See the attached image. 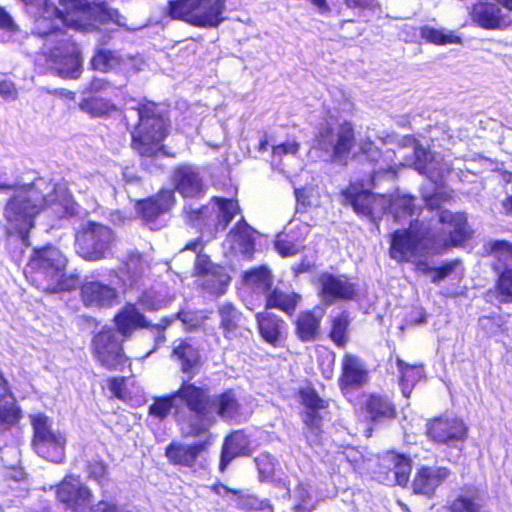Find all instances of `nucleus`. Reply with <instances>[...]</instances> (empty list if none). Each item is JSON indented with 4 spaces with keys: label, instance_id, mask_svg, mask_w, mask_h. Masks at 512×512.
<instances>
[{
    "label": "nucleus",
    "instance_id": "obj_1",
    "mask_svg": "<svg viewBox=\"0 0 512 512\" xmlns=\"http://www.w3.org/2000/svg\"><path fill=\"white\" fill-rule=\"evenodd\" d=\"M438 224L441 228L432 230L430 227H418L417 223H411L409 229L397 230L392 234L390 246L391 258L399 262L415 263L416 271L430 277L433 283L448 277L456 268L457 262L432 267L421 258L448 246L460 245L470 235L465 213L443 210L438 214Z\"/></svg>",
    "mask_w": 512,
    "mask_h": 512
},
{
    "label": "nucleus",
    "instance_id": "obj_2",
    "mask_svg": "<svg viewBox=\"0 0 512 512\" xmlns=\"http://www.w3.org/2000/svg\"><path fill=\"white\" fill-rule=\"evenodd\" d=\"M45 207L60 217L75 213L76 204L66 182L38 178L31 184L17 186L3 207L6 224L0 222V238L17 234L29 245L28 233L34 227L35 217Z\"/></svg>",
    "mask_w": 512,
    "mask_h": 512
},
{
    "label": "nucleus",
    "instance_id": "obj_3",
    "mask_svg": "<svg viewBox=\"0 0 512 512\" xmlns=\"http://www.w3.org/2000/svg\"><path fill=\"white\" fill-rule=\"evenodd\" d=\"M58 1L63 10L48 1L30 13L34 17V33L47 38L45 49L48 43L57 45L63 37H69L61 26L88 32L95 28V22L100 12H103L101 6L92 5L87 0Z\"/></svg>",
    "mask_w": 512,
    "mask_h": 512
},
{
    "label": "nucleus",
    "instance_id": "obj_4",
    "mask_svg": "<svg viewBox=\"0 0 512 512\" xmlns=\"http://www.w3.org/2000/svg\"><path fill=\"white\" fill-rule=\"evenodd\" d=\"M173 394L180 409L185 407L191 413L190 433L197 435L206 431L215 422L216 416L225 420L239 416V404L232 391L210 398L206 389L183 381Z\"/></svg>",
    "mask_w": 512,
    "mask_h": 512
},
{
    "label": "nucleus",
    "instance_id": "obj_5",
    "mask_svg": "<svg viewBox=\"0 0 512 512\" xmlns=\"http://www.w3.org/2000/svg\"><path fill=\"white\" fill-rule=\"evenodd\" d=\"M157 106L152 102L131 106L137 112L139 123L132 133V146L144 158L143 165L153 172L151 162L162 151L161 142L166 137L165 119L156 112Z\"/></svg>",
    "mask_w": 512,
    "mask_h": 512
},
{
    "label": "nucleus",
    "instance_id": "obj_6",
    "mask_svg": "<svg viewBox=\"0 0 512 512\" xmlns=\"http://www.w3.org/2000/svg\"><path fill=\"white\" fill-rule=\"evenodd\" d=\"M66 264V257L53 246L36 249L29 262L30 268L35 270L39 288L49 293L68 291L74 287V279L66 277Z\"/></svg>",
    "mask_w": 512,
    "mask_h": 512
},
{
    "label": "nucleus",
    "instance_id": "obj_7",
    "mask_svg": "<svg viewBox=\"0 0 512 512\" xmlns=\"http://www.w3.org/2000/svg\"><path fill=\"white\" fill-rule=\"evenodd\" d=\"M225 11L226 0H171L165 8L171 19L203 29L221 25Z\"/></svg>",
    "mask_w": 512,
    "mask_h": 512
},
{
    "label": "nucleus",
    "instance_id": "obj_8",
    "mask_svg": "<svg viewBox=\"0 0 512 512\" xmlns=\"http://www.w3.org/2000/svg\"><path fill=\"white\" fill-rule=\"evenodd\" d=\"M30 423L33 429L34 451L48 461L61 463L65 458V434L55 429L52 419L43 413L30 415Z\"/></svg>",
    "mask_w": 512,
    "mask_h": 512
},
{
    "label": "nucleus",
    "instance_id": "obj_9",
    "mask_svg": "<svg viewBox=\"0 0 512 512\" xmlns=\"http://www.w3.org/2000/svg\"><path fill=\"white\" fill-rule=\"evenodd\" d=\"M114 241V233L109 227L88 222L76 233L75 249L83 259L98 261L111 254Z\"/></svg>",
    "mask_w": 512,
    "mask_h": 512
},
{
    "label": "nucleus",
    "instance_id": "obj_10",
    "mask_svg": "<svg viewBox=\"0 0 512 512\" xmlns=\"http://www.w3.org/2000/svg\"><path fill=\"white\" fill-rule=\"evenodd\" d=\"M354 140L351 123H326L316 134L313 148L322 151L328 160L343 161L349 155Z\"/></svg>",
    "mask_w": 512,
    "mask_h": 512
},
{
    "label": "nucleus",
    "instance_id": "obj_11",
    "mask_svg": "<svg viewBox=\"0 0 512 512\" xmlns=\"http://www.w3.org/2000/svg\"><path fill=\"white\" fill-rule=\"evenodd\" d=\"M345 202L361 216L375 221L387 210L389 200L386 195H375L364 188L362 183L351 184L343 191Z\"/></svg>",
    "mask_w": 512,
    "mask_h": 512
},
{
    "label": "nucleus",
    "instance_id": "obj_12",
    "mask_svg": "<svg viewBox=\"0 0 512 512\" xmlns=\"http://www.w3.org/2000/svg\"><path fill=\"white\" fill-rule=\"evenodd\" d=\"M45 53L61 77L76 79L82 67L79 50L71 37H63L59 44L47 47Z\"/></svg>",
    "mask_w": 512,
    "mask_h": 512
},
{
    "label": "nucleus",
    "instance_id": "obj_13",
    "mask_svg": "<svg viewBox=\"0 0 512 512\" xmlns=\"http://www.w3.org/2000/svg\"><path fill=\"white\" fill-rule=\"evenodd\" d=\"M92 347L97 360L108 369H116L126 361L121 342L112 328H104L97 333Z\"/></svg>",
    "mask_w": 512,
    "mask_h": 512
},
{
    "label": "nucleus",
    "instance_id": "obj_14",
    "mask_svg": "<svg viewBox=\"0 0 512 512\" xmlns=\"http://www.w3.org/2000/svg\"><path fill=\"white\" fill-rule=\"evenodd\" d=\"M202 249V241L200 239H196L186 244L181 252L187 250L196 253L195 270L198 274L203 275L202 286L213 294H223L230 278L225 273H210L212 264L207 255L201 254Z\"/></svg>",
    "mask_w": 512,
    "mask_h": 512
},
{
    "label": "nucleus",
    "instance_id": "obj_15",
    "mask_svg": "<svg viewBox=\"0 0 512 512\" xmlns=\"http://www.w3.org/2000/svg\"><path fill=\"white\" fill-rule=\"evenodd\" d=\"M56 497L67 508L78 512L88 507L93 494L79 477L67 476L56 487Z\"/></svg>",
    "mask_w": 512,
    "mask_h": 512
},
{
    "label": "nucleus",
    "instance_id": "obj_16",
    "mask_svg": "<svg viewBox=\"0 0 512 512\" xmlns=\"http://www.w3.org/2000/svg\"><path fill=\"white\" fill-rule=\"evenodd\" d=\"M427 436L436 443L449 444L463 441L467 427L461 419L441 416L427 423Z\"/></svg>",
    "mask_w": 512,
    "mask_h": 512
},
{
    "label": "nucleus",
    "instance_id": "obj_17",
    "mask_svg": "<svg viewBox=\"0 0 512 512\" xmlns=\"http://www.w3.org/2000/svg\"><path fill=\"white\" fill-rule=\"evenodd\" d=\"M318 282L320 284L319 295L326 305L338 300H352L356 294L354 284L345 276L324 273L319 276Z\"/></svg>",
    "mask_w": 512,
    "mask_h": 512
},
{
    "label": "nucleus",
    "instance_id": "obj_18",
    "mask_svg": "<svg viewBox=\"0 0 512 512\" xmlns=\"http://www.w3.org/2000/svg\"><path fill=\"white\" fill-rule=\"evenodd\" d=\"M301 399L308 409L303 417L307 427L305 431L306 438L311 444L316 443L321 434V416L319 411L326 408V402L313 389L302 390Z\"/></svg>",
    "mask_w": 512,
    "mask_h": 512
},
{
    "label": "nucleus",
    "instance_id": "obj_19",
    "mask_svg": "<svg viewBox=\"0 0 512 512\" xmlns=\"http://www.w3.org/2000/svg\"><path fill=\"white\" fill-rule=\"evenodd\" d=\"M471 17L474 23L487 30L508 27L512 20L494 3L479 2L472 7Z\"/></svg>",
    "mask_w": 512,
    "mask_h": 512
},
{
    "label": "nucleus",
    "instance_id": "obj_20",
    "mask_svg": "<svg viewBox=\"0 0 512 512\" xmlns=\"http://www.w3.org/2000/svg\"><path fill=\"white\" fill-rule=\"evenodd\" d=\"M81 299L86 307H111L116 303V290L100 281H85L81 286Z\"/></svg>",
    "mask_w": 512,
    "mask_h": 512
},
{
    "label": "nucleus",
    "instance_id": "obj_21",
    "mask_svg": "<svg viewBox=\"0 0 512 512\" xmlns=\"http://www.w3.org/2000/svg\"><path fill=\"white\" fill-rule=\"evenodd\" d=\"M450 470L446 467L423 466L415 474L412 487L416 494L432 497L435 490L449 477Z\"/></svg>",
    "mask_w": 512,
    "mask_h": 512
},
{
    "label": "nucleus",
    "instance_id": "obj_22",
    "mask_svg": "<svg viewBox=\"0 0 512 512\" xmlns=\"http://www.w3.org/2000/svg\"><path fill=\"white\" fill-rule=\"evenodd\" d=\"M173 182L183 197H198L205 192L203 178L198 169L190 165L177 167L173 174Z\"/></svg>",
    "mask_w": 512,
    "mask_h": 512
},
{
    "label": "nucleus",
    "instance_id": "obj_23",
    "mask_svg": "<svg viewBox=\"0 0 512 512\" xmlns=\"http://www.w3.org/2000/svg\"><path fill=\"white\" fill-rule=\"evenodd\" d=\"M309 230L308 224L291 221L286 231L277 236L275 249L283 257L296 255L303 248L302 239L308 234Z\"/></svg>",
    "mask_w": 512,
    "mask_h": 512
},
{
    "label": "nucleus",
    "instance_id": "obj_24",
    "mask_svg": "<svg viewBox=\"0 0 512 512\" xmlns=\"http://www.w3.org/2000/svg\"><path fill=\"white\" fill-rule=\"evenodd\" d=\"M411 153H406L405 149H400L399 153L403 158V162H400L402 166L414 167L420 174L427 175L428 178L433 182L442 178L443 173L434 172V162L430 159L429 153L421 146H418L414 140H411Z\"/></svg>",
    "mask_w": 512,
    "mask_h": 512
},
{
    "label": "nucleus",
    "instance_id": "obj_25",
    "mask_svg": "<svg viewBox=\"0 0 512 512\" xmlns=\"http://www.w3.org/2000/svg\"><path fill=\"white\" fill-rule=\"evenodd\" d=\"M368 380V371L362 361L355 355L345 354L342 359V375L340 385L342 389L359 388Z\"/></svg>",
    "mask_w": 512,
    "mask_h": 512
},
{
    "label": "nucleus",
    "instance_id": "obj_26",
    "mask_svg": "<svg viewBox=\"0 0 512 512\" xmlns=\"http://www.w3.org/2000/svg\"><path fill=\"white\" fill-rule=\"evenodd\" d=\"M256 319L262 338L274 346L279 345L286 330L285 322L269 312L258 313Z\"/></svg>",
    "mask_w": 512,
    "mask_h": 512
},
{
    "label": "nucleus",
    "instance_id": "obj_27",
    "mask_svg": "<svg viewBox=\"0 0 512 512\" xmlns=\"http://www.w3.org/2000/svg\"><path fill=\"white\" fill-rule=\"evenodd\" d=\"M255 231L242 218L232 230L228 238L231 241V248L245 258H251L254 252Z\"/></svg>",
    "mask_w": 512,
    "mask_h": 512
},
{
    "label": "nucleus",
    "instance_id": "obj_28",
    "mask_svg": "<svg viewBox=\"0 0 512 512\" xmlns=\"http://www.w3.org/2000/svg\"><path fill=\"white\" fill-rule=\"evenodd\" d=\"M118 332L123 337H129L135 330L148 326L144 315L135 305L128 304L114 318Z\"/></svg>",
    "mask_w": 512,
    "mask_h": 512
},
{
    "label": "nucleus",
    "instance_id": "obj_29",
    "mask_svg": "<svg viewBox=\"0 0 512 512\" xmlns=\"http://www.w3.org/2000/svg\"><path fill=\"white\" fill-rule=\"evenodd\" d=\"M324 309L315 308L299 314L296 320V333L301 341L309 342L317 338Z\"/></svg>",
    "mask_w": 512,
    "mask_h": 512
},
{
    "label": "nucleus",
    "instance_id": "obj_30",
    "mask_svg": "<svg viewBox=\"0 0 512 512\" xmlns=\"http://www.w3.org/2000/svg\"><path fill=\"white\" fill-rule=\"evenodd\" d=\"M249 445L250 441L242 431H235L229 435L222 447L220 470L224 471L235 457L248 454Z\"/></svg>",
    "mask_w": 512,
    "mask_h": 512
},
{
    "label": "nucleus",
    "instance_id": "obj_31",
    "mask_svg": "<svg viewBox=\"0 0 512 512\" xmlns=\"http://www.w3.org/2000/svg\"><path fill=\"white\" fill-rule=\"evenodd\" d=\"M204 449V443L185 445L179 442H174L166 448V456L173 464L192 467L195 464L199 454Z\"/></svg>",
    "mask_w": 512,
    "mask_h": 512
},
{
    "label": "nucleus",
    "instance_id": "obj_32",
    "mask_svg": "<svg viewBox=\"0 0 512 512\" xmlns=\"http://www.w3.org/2000/svg\"><path fill=\"white\" fill-rule=\"evenodd\" d=\"M299 148L300 145L295 140H288L284 143L273 146L271 160L272 166L287 175L291 174L293 171L283 161L284 159L287 161H295L297 163V167L302 168L303 163L297 156Z\"/></svg>",
    "mask_w": 512,
    "mask_h": 512
},
{
    "label": "nucleus",
    "instance_id": "obj_33",
    "mask_svg": "<svg viewBox=\"0 0 512 512\" xmlns=\"http://www.w3.org/2000/svg\"><path fill=\"white\" fill-rule=\"evenodd\" d=\"M218 313L220 316V328L223 330V335L227 339H232L237 336L238 331L243 326V315L231 303L222 304Z\"/></svg>",
    "mask_w": 512,
    "mask_h": 512
},
{
    "label": "nucleus",
    "instance_id": "obj_34",
    "mask_svg": "<svg viewBox=\"0 0 512 512\" xmlns=\"http://www.w3.org/2000/svg\"><path fill=\"white\" fill-rule=\"evenodd\" d=\"M481 495L475 487H465L450 502L451 512H479L482 508Z\"/></svg>",
    "mask_w": 512,
    "mask_h": 512
},
{
    "label": "nucleus",
    "instance_id": "obj_35",
    "mask_svg": "<svg viewBox=\"0 0 512 512\" xmlns=\"http://www.w3.org/2000/svg\"><path fill=\"white\" fill-rule=\"evenodd\" d=\"M147 268L146 262L138 252L129 253L123 268L120 270L123 282L129 286L138 283Z\"/></svg>",
    "mask_w": 512,
    "mask_h": 512
},
{
    "label": "nucleus",
    "instance_id": "obj_36",
    "mask_svg": "<svg viewBox=\"0 0 512 512\" xmlns=\"http://www.w3.org/2000/svg\"><path fill=\"white\" fill-rule=\"evenodd\" d=\"M365 408L373 421L391 419L395 416L394 405L382 396L371 395L366 400Z\"/></svg>",
    "mask_w": 512,
    "mask_h": 512
},
{
    "label": "nucleus",
    "instance_id": "obj_37",
    "mask_svg": "<svg viewBox=\"0 0 512 512\" xmlns=\"http://www.w3.org/2000/svg\"><path fill=\"white\" fill-rule=\"evenodd\" d=\"M299 299L300 296L294 292L288 293L276 288L267 295L266 307L277 308L287 314H292L296 309Z\"/></svg>",
    "mask_w": 512,
    "mask_h": 512
},
{
    "label": "nucleus",
    "instance_id": "obj_38",
    "mask_svg": "<svg viewBox=\"0 0 512 512\" xmlns=\"http://www.w3.org/2000/svg\"><path fill=\"white\" fill-rule=\"evenodd\" d=\"M173 355L181 362L183 373H191L192 369L199 363L198 350L182 340L174 346Z\"/></svg>",
    "mask_w": 512,
    "mask_h": 512
},
{
    "label": "nucleus",
    "instance_id": "obj_39",
    "mask_svg": "<svg viewBox=\"0 0 512 512\" xmlns=\"http://www.w3.org/2000/svg\"><path fill=\"white\" fill-rule=\"evenodd\" d=\"M387 209L393 215L395 221H400L402 218L412 216L416 212L414 205V198L408 195L388 197Z\"/></svg>",
    "mask_w": 512,
    "mask_h": 512
},
{
    "label": "nucleus",
    "instance_id": "obj_40",
    "mask_svg": "<svg viewBox=\"0 0 512 512\" xmlns=\"http://www.w3.org/2000/svg\"><path fill=\"white\" fill-rule=\"evenodd\" d=\"M397 366L401 373L400 385L402 394L409 397L414 384L421 379L423 370L420 366H411L404 363L401 359H397Z\"/></svg>",
    "mask_w": 512,
    "mask_h": 512
},
{
    "label": "nucleus",
    "instance_id": "obj_41",
    "mask_svg": "<svg viewBox=\"0 0 512 512\" xmlns=\"http://www.w3.org/2000/svg\"><path fill=\"white\" fill-rule=\"evenodd\" d=\"M244 281L256 291L268 292L272 286V275L267 268L260 267L247 271Z\"/></svg>",
    "mask_w": 512,
    "mask_h": 512
},
{
    "label": "nucleus",
    "instance_id": "obj_42",
    "mask_svg": "<svg viewBox=\"0 0 512 512\" xmlns=\"http://www.w3.org/2000/svg\"><path fill=\"white\" fill-rule=\"evenodd\" d=\"M421 37L429 43L435 45L460 44V37L451 31L436 29L430 26H424L420 31Z\"/></svg>",
    "mask_w": 512,
    "mask_h": 512
},
{
    "label": "nucleus",
    "instance_id": "obj_43",
    "mask_svg": "<svg viewBox=\"0 0 512 512\" xmlns=\"http://www.w3.org/2000/svg\"><path fill=\"white\" fill-rule=\"evenodd\" d=\"M80 108L92 117H102L116 110V106L113 103L97 97L83 99L80 103Z\"/></svg>",
    "mask_w": 512,
    "mask_h": 512
},
{
    "label": "nucleus",
    "instance_id": "obj_44",
    "mask_svg": "<svg viewBox=\"0 0 512 512\" xmlns=\"http://www.w3.org/2000/svg\"><path fill=\"white\" fill-rule=\"evenodd\" d=\"M291 498L294 502V512H311L315 509V504L309 485L299 483L294 488Z\"/></svg>",
    "mask_w": 512,
    "mask_h": 512
},
{
    "label": "nucleus",
    "instance_id": "obj_45",
    "mask_svg": "<svg viewBox=\"0 0 512 512\" xmlns=\"http://www.w3.org/2000/svg\"><path fill=\"white\" fill-rule=\"evenodd\" d=\"M490 245V252L497 259V263L494 264L495 270L503 271L512 267V244L507 241H495Z\"/></svg>",
    "mask_w": 512,
    "mask_h": 512
},
{
    "label": "nucleus",
    "instance_id": "obj_46",
    "mask_svg": "<svg viewBox=\"0 0 512 512\" xmlns=\"http://www.w3.org/2000/svg\"><path fill=\"white\" fill-rule=\"evenodd\" d=\"M213 200L216 202L219 209L217 226H220L222 230H225L235 215L240 211L238 202L236 200L218 197H214Z\"/></svg>",
    "mask_w": 512,
    "mask_h": 512
},
{
    "label": "nucleus",
    "instance_id": "obj_47",
    "mask_svg": "<svg viewBox=\"0 0 512 512\" xmlns=\"http://www.w3.org/2000/svg\"><path fill=\"white\" fill-rule=\"evenodd\" d=\"M20 418V410L14 401L5 400L0 403V433L9 430Z\"/></svg>",
    "mask_w": 512,
    "mask_h": 512
},
{
    "label": "nucleus",
    "instance_id": "obj_48",
    "mask_svg": "<svg viewBox=\"0 0 512 512\" xmlns=\"http://www.w3.org/2000/svg\"><path fill=\"white\" fill-rule=\"evenodd\" d=\"M172 409H175L177 412L180 410V404L176 403L173 393L165 397L156 398L149 407V414L162 420L169 415Z\"/></svg>",
    "mask_w": 512,
    "mask_h": 512
},
{
    "label": "nucleus",
    "instance_id": "obj_49",
    "mask_svg": "<svg viewBox=\"0 0 512 512\" xmlns=\"http://www.w3.org/2000/svg\"><path fill=\"white\" fill-rule=\"evenodd\" d=\"M121 63V58L113 51L100 50L91 61L94 69L107 72L118 67Z\"/></svg>",
    "mask_w": 512,
    "mask_h": 512
},
{
    "label": "nucleus",
    "instance_id": "obj_50",
    "mask_svg": "<svg viewBox=\"0 0 512 512\" xmlns=\"http://www.w3.org/2000/svg\"><path fill=\"white\" fill-rule=\"evenodd\" d=\"M394 467L392 473L398 485L404 486L408 483L411 472V465L408 458L400 455H393Z\"/></svg>",
    "mask_w": 512,
    "mask_h": 512
},
{
    "label": "nucleus",
    "instance_id": "obj_51",
    "mask_svg": "<svg viewBox=\"0 0 512 512\" xmlns=\"http://www.w3.org/2000/svg\"><path fill=\"white\" fill-rule=\"evenodd\" d=\"M348 324V318L345 314H341L333 319L330 337L336 345L344 346L347 342L346 331Z\"/></svg>",
    "mask_w": 512,
    "mask_h": 512
},
{
    "label": "nucleus",
    "instance_id": "obj_52",
    "mask_svg": "<svg viewBox=\"0 0 512 512\" xmlns=\"http://www.w3.org/2000/svg\"><path fill=\"white\" fill-rule=\"evenodd\" d=\"M497 288L501 302H512V267L500 272Z\"/></svg>",
    "mask_w": 512,
    "mask_h": 512
},
{
    "label": "nucleus",
    "instance_id": "obj_53",
    "mask_svg": "<svg viewBox=\"0 0 512 512\" xmlns=\"http://www.w3.org/2000/svg\"><path fill=\"white\" fill-rule=\"evenodd\" d=\"M186 220L191 226L208 225L212 215V209L208 206H202L200 208L189 207L185 209Z\"/></svg>",
    "mask_w": 512,
    "mask_h": 512
},
{
    "label": "nucleus",
    "instance_id": "obj_54",
    "mask_svg": "<svg viewBox=\"0 0 512 512\" xmlns=\"http://www.w3.org/2000/svg\"><path fill=\"white\" fill-rule=\"evenodd\" d=\"M139 212L146 220L155 218L160 213L165 212V206L162 207L155 199H148L138 203Z\"/></svg>",
    "mask_w": 512,
    "mask_h": 512
},
{
    "label": "nucleus",
    "instance_id": "obj_55",
    "mask_svg": "<svg viewBox=\"0 0 512 512\" xmlns=\"http://www.w3.org/2000/svg\"><path fill=\"white\" fill-rule=\"evenodd\" d=\"M256 466L261 476L269 477L274 471V459L267 454H262L255 459Z\"/></svg>",
    "mask_w": 512,
    "mask_h": 512
},
{
    "label": "nucleus",
    "instance_id": "obj_56",
    "mask_svg": "<svg viewBox=\"0 0 512 512\" xmlns=\"http://www.w3.org/2000/svg\"><path fill=\"white\" fill-rule=\"evenodd\" d=\"M140 304L149 310H157L166 305L164 299L157 298L154 292L144 293L139 300Z\"/></svg>",
    "mask_w": 512,
    "mask_h": 512
},
{
    "label": "nucleus",
    "instance_id": "obj_57",
    "mask_svg": "<svg viewBox=\"0 0 512 512\" xmlns=\"http://www.w3.org/2000/svg\"><path fill=\"white\" fill-rule=\"evenodd\" d=\"M87 472L90 478L102 483L106 477V466L99 461L89 462Z\"/></svg>",
    "mask_w": 512,
    "mask_h": 512
},
{
    "label": "nucleus",
    "instance_id": "obj_58",
    "mask_svg": "<svg viewBox=\"0 0 512 512\" xmlns=\"http://www.w3.org/2000/svg\"><path fill=\"white\" fill-rule=\"evenodd\" d=\"M0 96L6 101H14L18 97V91L13 82L3 80L0 82Z\"/></svg>",
    "mask_w": 512,
    "mask_h": 512
},
{
    "label": "nucleus",
    "instance_id": "obj_59",
    "mask_svg": "<svg viewBox=\"0 0 512 512\" xmlns=\"http://www.w3.org/2000/svg\"><path fill=\"white\" fill-rule=\"evenodd\" d=\"M424 201L430 209H435L441 205L447 198L442 191H435L433 194H423Z\"/></svg>",
    "mask_w": 512,
    "mask_h": 512
},
{
    "label": "nucleus",
    "instance_id": "obj_60",
    "mask_svg": "<svg viewBox=\"0 0 512 512\" xmlns=\"http://www.w3.org/2000/svg\"><path fill=\"white\" fill-rule=\"evenodd\" d=\"M0 29L6 30L8 32H13L17 30V25L13 21L11 15L0 6Z\"/></svg>",
    "mask_w": 512,
    "mask_h": 512
},
{
    "label": "nucleus",
    "instance_id": "obj_61",
    "mask_svg": "<svg viewBox=\"0 0 512 512\" xmlns=\"http://www.w3.org/2000/svg\"><path fill=\"white\" fill-rule=\"evenodd\" d=\"M90 512H129L123 508H119L113 503L107 501H99L96 505L92 506Z\"/></svg>",
    "mask_w": 512,
    "mask_h": 512
},
{
    "label": "nucleus",
    "instance_id": "obj_62",
    "mask_svg": "<svg viewBox=\"0 0 512 512\" xmlns=\"http://www.w3.org/2000/svg\"><path fill=\"white\" fill-rule=\"evenodd\" d=\"M155 200L162 207L165 206V212L168 211L174 204L175 197L174 192L171 190L161 191L160 194L155 198Z\"/></svg>",
    "mask_w": 512,
    "mask_h": 512
},
{
    "label": "nucleus",
    "instance_id": "obj_63",
    "mask_svg": "<svg viewBox=\"0 0 512 512\" xmlns=\"http://www.w3.org/2000/svg\"><path fill=\"white\" fill-rule=\"evenodd\" d=\"M178 318L187 327V329L195 328L198 325V319L192 312L181 311L177 314Z\"/></svg>",
    "mask_w": 512,
    "mask_h": 512
},
{
    "label": "nucleus",
    "instance_id": "obj_64",
    "mask_svg": "<svg viewBox=\"0 0 512 512\" xmlns=\"http://www.w3.org/2000/svg\"><path fill=\"white\" fill-rule=\"evenodd\" d=\"M110 83L103 78H93L89 85L90 92H103L110 88Z\"/></svg>",
    "mask_w": 512,
    "mask_h": 512
}]
</instances>
